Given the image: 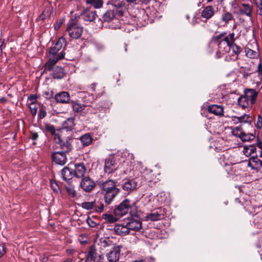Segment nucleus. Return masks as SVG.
<instances>
[{
    "mask_svg": "<svg viewBox=\"0 0 262 262\" xmlns=\"http://www.w3.org/2000/svg\"><path fill=\"white\" fill-rule=\"evenodd\" d=\"M63 46L64 47L66 46V40L65 38L62 36L58 39L53 47L50 48L49 59L45 64L46 70L50 71L58 60L64 58L65 53L63 50L58 53Z\"/></svg>",
    "mask_w": 262,
    "mask_h": 262,
    "instance_id": "f257e3e1",
    "label": "nucleus"
},
{
    "mask_svg": "<svg viewBox=\"0 0 262 262\" xmlns=\"http://www.w3.org/2000/svg\"><path fill=\"white\" fill-rule=\"evenodd\" d=\"M99 187L104 194V200L106 204H110L116 195L119 193V189L116 187V182L108 180L100 183Z\"/></svg>",
    "mask_w": 262,
    "mask_h": 262,
    "instance_id": "f03ea898",
    "label": "nucleus"
},
{
    "mask_svg": "<svg viewBox=\"0 0 262 262\" xmlns=\"http://www.w3.org/2000/svg\"><path fill=\"white\" fill-rule=\"evenodd\" d=\"M83 32V28L76 19H71L68 22L66 32L72 39H78Z\"/></svg>",
    "mask_w": 262,
    "mask_h": 262,
    "instance_id": "7ed1b4c3",
    "label": "nucleus"
},
{
    "mask_svg": "<svg viewBox=\"0 0 262 262\" xmlns=\"http://www.w3.org/2000/svg\"><path fill=\"white\" fill-rule=\"evenodd\" d=\"M135 204V203L132 202L128 199H126L114 209V214L116 216H124L128 213L129 209L133 207Z\"/></svg>",
    "mask_w": 262,
    "mask_h": 262,
    "instance_id": "20e7f679",
    "label": "nucleus"
},
{
    "mask_svg": "<svg viewBox=\"0 0 262 262\" xmlns=\"http://www.w3.org/2000/svg\"><path fill=\"white\" fill-rule=\"evenodd\" d=\"M119 167L118 160L116 157H110L105 160L104 171L108 174L115 172Z\"/></svg>",
    "mask_w": 262,
    "mask_h": 262,
    "instance_id": "39448f33",
    "label": "nucleus"
},
{
    "mask_svg": "<svg viewBox=\"0 0 262 262\" xmlns=\"http://www.w3.org/2000/svg\"><path fill=\"white\" fill-rule=\"evenodd\" d=\"M122 246L113 245L106 255V258L110 262H117L119 260Z\"/></svg>",
    "mask_w": 262,
    "mask_h": 262,
    "instance_id": "423d86ee",
    "label": "nucleus"
},
{
    "mask_svg": "<svg viewBox=\"0 0 262 262\" xmlns=\"http://www.w3.org/2000/svg\"><path fill=\"white\" fill-rule=\"evenodd\" d=\"M81 206L83 209L86 210H92L93 211L96 212H102L104 208V205L103 204L101 203L99 205H97L95 201L83 202L81 204Z\"/></svg>",
    "mask_w": 262,
    "mask_h": 262,
    "instance_id": "0eeeda50",
    "label": "nucleus"
},
{
    "mask_svg": "<svg viewBox=\"0 0 262 262\" xmlns=\"http://www.w3.org/2000/svg\"><path fill=\"white\" fill-rule=\"evenodd\" d=\"M95 186L94 181L89 177L83 178L80 184V187L85 192H91Z\"/></svg>",
    "mask_w": 262,
    "mask_h": 262,
    "instance_id": "6e6552de",
    "label": "nucleus"
},
{
    "mask_svg": "<svg viewBox=\"0 0 262 262\" xmlns=\"http://www.w3.org/2000/svg\"><path fill=\"white\" fill-rule=\"evenodd\" d=\"M164 211L161 208H158L154 209L150 213H148L146 216L147 220L151 221H156L163 218L164 216Z\"/></svg>",
    "mask_w": 262,
    "mask_h": 262,
    "instance_id": "1a4fd4ad",
    "label": "nucleus"
},
{
    "mask_svg": "<svg viewBox=\"0 0 262 262\" xmlns=\"http://www.w3.org/2000/svg\"><path fill=\"white\" fill-rule=\"evenodd\" d=\"M55 142L58 144L60 148L63 150V151L68 152L72 149V146L70 141H63L60 138L59 134H55L54 137Z\"/></svg>",
    "mask_w": 262,
    "mask_h": 262,
    "instance_id": "9d476101",
    "label": "nucleus"
},
{
    "mask_svg": "<svg viewBox=\"0 0 262 262\" xmlns=\"http://www.w3.org/2000/svg\"><path fill=\"white\" fill-rule=\"evenodd\" d=\"M240 14L245 15L248 17H251L253 10V6L251 3H241L238 7Z\"/></svg>",
    "mask_w": 262,
    "mask_h": 262,
    "instance_id": "9b49d317",
    "label": "nucleus"
},
{
    "mask_svg": "<svg viewBox=\"0 0 262 262\" xmlns=\"http://www.w3.org/2000/svg\"><path fill=\"white\" fill-rule=\"evenodd\" d=\"M53 161L57 164L63 165L67 162V158L64 151L55 152L52 156Z\"/></svg>",
    "mask_w": 262,
    "mask_h": 262,
    "instance_id": "f8f14e48",
    "label": "nucleus"
},
{
    "mask_svg": "<svg viewBox=\"0 0 262 262\" xmlns=\"http://www.w3.org/2000/svg\"><path fill=\"white\" fill-rule=\"evenodd\" d=\"M74 167L73 169L74 177L79 179L84 178V176L86 173V168L84 164L82 163L75 164Z\"/></svg>",
    "mask_w": 262,
    "mask_h": 262,
    "instance_id": "ddd939ff",
    "label": "nucleus"
},
{
    "mask_svg": "<svg viewBox=\"0 0 262 262\" xmlns=\"http://www.w3.org/2000/svg\"><path fill=\"white\" fill-rule=\"evenodd\" d=\"M248 166L253 169L258 170L262 167V161L256 156H252L248 161Z\"/></svg>",
    "mask_w": 262,
    "mask_h": 262,
    "instance_id": "4468645a",
    "label": "nucleus"
},
{
    "mask_svg": "<svg viewBox=\"0 0 262 262\" xmlns=\"http://www.w3.org/2000/svg\"><path fill=\"white\" fill-rule=\"evenodd\" d=\"M244 95L251 103L254 104L257 98L258 92L253 89H247L244 91Z\"/></svg>",
    "mask_w": 262,
    "mask_h": 262,
    "instance_id": "2eb2a0df",
    "label": "nucleus"
},
{
    "mask_svg": "<svg viewBox=\"0 0 262 262\" xmlns=\"http://www.w3.org/2000/svg\"><path fill=\"white\" fill-rule=\"evenodd\" d=\"M97 15L95 11H84L80 15V18L85 22H91L94 21L97 17Z\"/></svg>",
    "mask_w": 262,
    "mask_h": 262,
    "instance_id": "dca6fc26",
    "label": "nucleus"
},
{
    "mask_svg": "<svg viewBox=\"0 0 262 262\" xmlns=\"http://www.w3.org/2000/svg\"><path fill=\"white\" fill-rule=\"evenodd\" d=\"M128 231H139L142 227L141 222L138 220L132 219L126 223Z\"/></svg>",
    "mask_w": 262,
    "mask_h": 262,
    "instance_id": "f3484780",
    "label": "nucleus"
},
{
    "mask_svg": "<svg viewBox=\"0 0 262 262\" xmlns=\"http://www.w3.org/2000/svg\"><path fill=\"white\" fill-rule=\"evenodd\" d=\"M55 99L58 103H67L69 102L70 96L69 93L67 92H61L55 95Z\"/></svg>",
    "mask_w": 262,
    "mask_h": 262,
    "instance_id": "a211bd4d",
    "label": "nucleus"
},
{
    "mask_svg": "<svg viewBox=\"0 0 262 262\" xmlns=\"http://www.w3.org/2000/svg\"><path fill=\"white\" fill-rule=\"evenodd\" d=\"M208 111L220 117L224 115V108L221 105L215 104L210 105L208 107Z\"/></svg>",
    "mask_w": 262,
    "mask_h": 262,
    "instance_id": "6ab92c4d",
    "label": "nucleus"
},
{
    "mask_svg": "<svg viewBox=\"0 0 262 262\" xmlns=\"http://www.w3.org/2000/svg\"><path fill=\"white\" fill-rule=\"evenodd\" d=\"M137 186V182L133 179L126 181L122 184L123 189L127 192L134 190L136 188Z\"/></svg>",
    "mask_w": 262,
    "mask_h": 262,
    "instance_id": "aec40b11",
    "label": "nucleus"
},
{
    "mask_svg": "<svg viewBox=\"0 0 262 262\" xmlns=\"http://www.w3.org/2000/svg\"><path fill=\"white\" fill-rule=\"evenodd\" d=\"M114 231L115 233L120 236H124L129 233V231L126 224L123 225H116L114 227Z\"/></svg>",
    "mask_w": 262,
    "mask_h": 262,
    "instance_id": "412c9836",
    "label": "nucleus"
},
{
    "mask_svg": "<svg viewBox=\"0 0 262 262\" xmlns=\"http://www.w3.org/2000/svg\"><path fill=\"white\" fill-rule=\"evenodd\" d=\"M222 39L221 45H224L226 48H228L229 46L234 43V33H230L228 36L222 37Z\"/></svg>",
    "mask_w": 262,
    "mask_h": 262,
    "instance_id": "4be33fe9",
    "label": "nucleus"
},
{
    "mask_svg": "<svg viewBox=\"0 0 262 262\" xmlns=\"http://www.w3.org/2000/svg\"><path fill=\"white\" fill-rule=\"evenodd\" d=\"M85 256H86L85 262H93L95 261L97 257V253L94 246H91L89 248L88 252Z\"/></svg>",
    "mask_w": 262,
    "mask_h": 262,
    "instance_id": "5701e85b",
    "label": "nucleus"
},
{
    "mask_svg": "<svg viewBox=\"0 0 262 262\" xmlns=\"http://www.w3.org/2000/svg\"><path fill=\"white\" fill-rule=\"evenodd\" d=\"M61 175L64 181L70 180L74 177L73 169H70L69 167H64L61 170Z\"/></svg>",
    "mask_w": 262,
    "mask_h": 262,
    "instance_id": "b1692460",
    "label": "nucleus"
},
{
    "mask_svg": "<svg viewBox=\"0 0 262 262\" xmlns=\"http://www.w3.org/2000/svg\"><path fill=\"white\" fill-rule=\"evenodd\" d=\"M225 34V33H221L219 35L216 36L214 39V42L218 45L219 48L222 51V53H225L230 50V46H228V48H226L224 45H221V39H223L222 37H224Z\"/></svg>",
    "mask_w": 262,
    "mask_h": 262,
    "instance_id": "393cba45",
    "label": "nucleus"
},
{
    "mask_svg": "<svg viewBox=\"0 0 262 262\" xmlns=\"http://www.w3.org/2000/svg\"><path fill=\"white\" fill-rule=\"evenodd\" d=\"M256 150L255 146L254 145H250L244 147L243 152L246 156H251L252 157V156H256Z\"/></svg>",
    "mask_w": 262,
    "mask_h": 262,
    "instance_id": "a878e982",
    "label": "nucleus"
},
{
    "mask_svg": "<svg viewBox=\"0 0 262 262\" xmlns=\"http://www.w3.org/2000/svg\"><path fill=\"white\" fill-rule=\"evenodd\" d=\"M214 14V8L211 6H208L204 8L201 13V16L207 19L211 18Z\"/></svg>",
    "mask_w": 262,
    "mask_h": 262,
    "instance_id": "bb28decb",
    "label": "nucleus"
},
{
    "mask_svg": "<svg viewBox=\"0 0 262 262\" xmlns=\"http://www.w3.org/2000/svg\"><path fill=\"white\" fill-rule=\"evenodd\" d=\"M66 75L64 69L59 67H57L53 69V78L54 79H61Z\"/></svg>",
    "mask_w": 262,
    "mask_h": 262,
    "instance_id": "cd10ccee",
    "label": "nucleus"
},
{
    "mask_svg": "<svg viewBox=\"0 0 262 262\" xmlns=\"http://www.w3.org/2000/svg\"><path fill=\"white\" fill-rule=\"evenodd\" d=\"M238 104L243 108H248V107L252 106L253 104L249 102L245 95H242L238 99Z\"/></svg>",
    "mask_w": 262,
    "mask_h": 262,
    "instance_id": "c85d7f7f",
    "label": "nucleus"
},
{
    "mask_svg": "<svg viewBox=\"0 0 262 262\" xmlns=\"http://www.w3.org/2000/svg\"><path fill=\"white\" fill-rule=\"evenodd\" d=\"M75 125L74 119L73 118H68L62 123L63 128L67 131L72 130Z\"/></svg>",
    "mask_w": 262,
    "mask_h": 262,
    "instance_id": "c756f323",
    "label": "nucleus"
},
{
    "mask_svg": "<svg viewBox=\"0 0 262 262\" xmlns=\"http://www.w3.org/2000/svg\"><path fill=\"white\" fill-rule=\"evenodd\" d=\"M81 143L84 146H87L91 144L93 138L89 134H85L82 136L80 138Z\"/></svg>",
    "mask_w": 262,
    "mask_h": 262,
    "instance_id": "7c9ffc66",
    "label": "nucleus"
},
{
    "mask_svg": "<svg viewBox=\"0 0 262 262\" xmlns=\"http://www.w3.org/2000/svg\"><path fill=\"white\" fill-rule=\"evenodd\" d=\"M115 17V14L113 11H107L102 16V19L105 22H110Z\"/></svg>",
    "mask_w": 262,
    "mask_h": 262,
    "instance_id": "2f4dec72",
    "label": "nucleus"
},
{
    "mask_svg": "<svg viewBox=\"0 0 262 262\" xmlns=\"http://www.w3.org/2000/svg\"><path fill=\"white\" fill-rule=\"evenodd\" d=\"M231 49L233 53H234V55L232 58L233 60H235L237 58L238 55L242 51V48L236 45L235 43L231 44L230 45V49Z\"/></svg>",
    "mask_w": 262,
    "mask_h": 262,
    "instance_id": "473e14b6",
    "label": "nucleus"
},
{
    "mask_svg": "<svg viewBox=\"0 0 262 262\" xmlns=\"http://www.w3.org/2000/svg\"><path fill=\"white\" fill-rule=\"evenodd\" d=\"M71 104L73 111L77 113L81 112L85 108V105L84 104H82L74 101H72Z\"/></svg>",
    "mask_w": 262,
    "mask_h": 262,
    "instance_id": "72a5a7b5",
    "label": "nucleus"
},
{
    "mask_svg": "<svg viewBox=\"0 0 262 262\" xmlns=\"http://www.w3.org/2000/svg\"><path fill=\"white\" fill-rule=\"evenodd\" d=\"M245 52L246 55L249 58H255L258 56V53L257 52L253 51L248 48H246Z\"/></svg>",
    "mask_w": 262,
    "mask_h": 262,
    "instance_id": "f704fd0d",
    "label": "nucleus"
},
{
    "mask_svg": "<svg viewBox=\"0 0 262 262\" xmlns=\"http://www.w3.org/2000/svg\"><path fill=\"white\" fill-rule=\"evenodd\" d=\"M239 120L240 121V123H250L252 118L250 115L244 114L242 116H239Z\"/></svg>",
    "mask_w": 262,
    "mask_h": 262,
    "instance_id": "c9c22d12",
    "label": "nucleus"
},
{
    "mask_svg": "<svg viewBox=\"0 0 262 262\" xmlns=\"http://www.w3.org/2000/svg\"><path fill=\"white\" fill-rule=\"evenodd\" d=\"M88 4H91L95 8H99L103 5L102 0H86Z\"/></svg>",
    "mask_w": 262,
    "mask_h": 262,
    "instance_id": "e433bc0d",
    "label": "nucleus"
},
{
    "mask_svg": "<svg viewBox=\"0 0 262 262\" xmlns=\"http://www.w3.org/2000/svg\"><path fill=\"white\" fill-rule=\"evenodd\" d=\"M103 217L110 223H115L118 220L117 217L111 214H104L103 215Z\"/></svg>",
    "mask_w": 262,
    "mask_h": 262,
    "instance_id": "4c0bfd02",
    "label": "nucleus"
},
{
    "mask_svg": "<svg viewBox=\"0 0 262 262\" xmlns=\"http://www.w3.org/2000/svg\"><path fill=\"white\" fill-rule=\"evenodd\" d=\"M242 129L240 126H237L232 129V133L233 136L240 138L243 134Z\"/></svg>",
    "mask_w": 262,
    "mask_h": 262,
    "instance_id": "58836bf2",
    "label": "nucleus"
},
{
    "mask_svg": "<svg viewBox=\"0 0 262 262\" xmlns=\"http://www.w3.org/2000/svg\"><path fill=\"white\" fill-rule=\"evenodd\" d=\"M222 19L226 24H227L229 21L233 19L232 14L228 12H225L222 16Z\"/></svg>",
    "mask_w": 262,
    "mask_h": 262,
    "instance_id": "ea45409f",
    "label": "nucleus"
},
{
    "mask_svg": "<svg viewBox=\"0 0 262 262\" xmlns=\"http://www.w3.org/2000/svg\"><path fill=\"white\" fill-rule=\"evenodd\" d=\"M29 107L32 115L33 116H35L37 110V107L36 106V103H30L29 105Z\"/></svg>",
    "mask_w": 262,
    "mask_h": 262,
    "instance_id": "a19ab883",
    "label": "nucleus"
},
{
    "mask_svg": "<svg viewBox=\"0 0 262 262\" xmlns=\"http://www.w3.org/2000/svg\"><path fill=\"white\" fill-rule=\"evenodd\" d=\"M112 245V242L108 238H105L101 240V246L103 248H106L111 246Z\"/></svg>",
    "mask_w": 262,
    "mask_h": 262,
    "instance_id": "79ce46f5",
    "label": "nucleus"
},
{
    "mask_svg": "<svg viewBox=\"0 0 262 262\" xmlns=\"http://www.w3.org/2000/svg\"><path fill=\"white\" fill-rule=\"evenodd\" d=\"M66 189L68 194L72 197L74 198L76 196V192L73 187H67Z\"/></svg>",
    "mask_w": 262,
    "mask_h": 262,
    "instance_id": "37998d69",
    "label": "nucleus"
},
{
    "mask_svg": "<svg viewBox=\"0 0 262 262\" xmlns=\"http://www.w3.org/2000/svg\"><path fill=\"white\" fill-rule=\"evenodd\" d=\"M256 126L257 128L260 129L262 128V117L260 115L257 116Z\"/></svg>",
    "mask_w": 262,
    "mask_h": 262,
    "instance_id": "c03bdc74",
    "label": "nucleus"
},
{
    "mask_svg": "<svg viewBox=\"0 0 262 262\" xmlns=\"http://www.w3.org/2000/svg\"><path fill=\"white\" fill-rule=\"evenodd\" d=\"M49 14H50V12H49V10L46 9L42 12L41 14L40 15V18L41 19L43 20V19H45V18L46 17L49 16Z\"/></svg>",
    "mask_w": 262,
    "mask_h": 262,
    "instance_id": "a18cd8bd",
    "label": "nucleus"
},
{
    "mask_svg": "<svg viewBox=\"0 0 262 262\" xmlns=\"http://www.w3.org/2000/svg\"><path fill=\"white\" fill-rule=\"evenodd\" d=\"M46 114H47L46 111L43 108H41L39 110V113L38 115V118H39L40 119H42L46 116Z\"/></svg>",
    "mask_w": 262,
    "mask_h": 262,
    "instance_id": "49530a36",
    "label": "nucleus"
},
{
    "mask_svg": "<svg viewBox=\"0 0 262 262\" xmlns=\"http://www.w3.org/2000/svg\"><path fill=\"white\" fill-rule=\"evenodd\" d=\"M46 128L48 131L51 132L52 134H54V135L56 134L55 128L53 125H48L46 126Z\"/></svg>",
    "mask_w": 262,
    "mask_h": 262,
    "instance_id": "de8ad7c7",
    "label": "nucleus"
},
{
    "mask_svg": "<svg viewBox=\"0 0 262 262\" xmlns=\"http://www.w3.org/2000/svg\"><path fill=\"white\" fill-rule=\"evenodd\" d=\"M86 222L88 225L91 227H95L97 225V224L90 218H88Z\"/></svg>",
    "mask_w": 262,
    "mask_h": 262,
    "instance_id": "09e8293b",
    "label": "nucleus"
},
{
    "mask_svg": "<svg viewBox=\"0 0 262 262\" xmlns=\"http://www.w3.org/2000/svg\"><path fill=\"white\" fill-rule=\"evenodd\" d=\"M37 99V96L36 95H31L28 97V99L30 101L31 103H36Z\"/></svg>",
    "mask_w": 262,
    "mask_h": 262,
    "instance_id": "8fccbe9b",
    "label": "nucleus"
},
{
    "mask_svg": "<svg viewBox=\"0 0 262 262\" xmlns=\"http://www.w3.org/2000/svg\"><path fill=\"white\" fill-rule=\"evenodd\" d=\"M6 252V250L4 245L3 244H0V257H2Z\"/></svg>",
    "mask_w": 262,
    "mask_h": 262,
    "instance_id": "3c124183",
    "label": "nucleus"
},
{
    "mask_svg": "<svg viewBox=\"0 0 262 262\" xmlns=\"http://www.w3.org/2000/svg\"><path fill=\"white\" fill-rule=\"evenodd\" d=\"M257 72L259 76H262V64L259 62L257 66Z\"/></svg>",
    "mask_w": 262,
    "mask_h": 262,
    "instance_id": "603ef678",
    "label": "nucleus"
},
{
    "mask_svg": "<svg viewBox=\"0 0 262 262\" xmlns=\"http://www.w3.org/2000/svg\"><path fill=\"white\" fill-rule=\"evenodd\" d=\"M232 121L235 124L240 123V121L239 120V118L237 116H233L231 117Z\"/></svg>",
    "mask_w": 262,
    "mask_h": 262,
    "instance_id": "864d4df0",
    "label": "nucleus"
},
{
    "mask_svg": "<svg viewBox=\"0 0 262 262\" xmlns=\"http://www.w3.org/2000/svg\"><path fill=\"white\" fill-rule=\"evenodd\" d=\"M240 138L242 140V141H248L250 139V137L243 133Z\"/></svg>",
    "mask_w": 262,
    "mask_h": 262,
    "instance_id": "5fc2aeb1",
    "label": "nucleus"
},
{
    "mask_svg": "<svg viewBox=\"0 0 262 262\" xmlns=\"http://www.w3.org/2000/svg\"><path fill=\"white\" fill-rule=\"evenodd\" d=\"M38 134L36 133H31V138L32 140L35 141L38 138Z\"/></svg>",
    "mask_w": 262,
    "mask_h": 262,
    "instance_id": "6e6d98bb",
    "label": "nucleus"
},
{
    "mask_svg": "<svg viewBox=\"0 0 262 262\" xmlns=\"http://www.w3.org/2000/svg\"><path fill=\"white\" fill-rule=\"evenodd\" d=\"M222 53L223 52H222V51L220 50V49H219V50L218 51H217L216 53V57L217 58L221 57L225 54V53Z\"/></svg>",
    "mask_w": 262,
    "mask_h": 262,
    "instance_id": "4d7b16f0",
    "label": "nucleus"
},
{
    "mask_svg": "<svg viewBox=\"0 0 262 262\" xmlns=\"http://www.w3.org/2000/svg\"><path fill=\"white\" fill-rule=\"evenodd\" d=\"M66 252L68 254L71 255L73 254L75 252V250L74 249H67L66 250Z\"/></svg>",
    "mask_w": 262,
    "mask_h": 262,
    "instance_id": "13d9d810",
    "label": "nucleus"
},
{
    "mask_svg": "<svg viewBox=\"0 0 262 262\" xmlns=\"http://www.w3.org/2000/svg\"><path fill=\"white\" fill-rule=\"evenodd\" d=\"M257 146L261 150H262V141L258 140L257 142Z\"/></svg>",
    "mask_w": 262,
    "mask_h": 262,
    "instance_id": "bf43d9fd",
    "label": "nucleus"
},
{
    "mask_svg": "<svg viewBox=\"0 0 262 262\" xmlns=\"http://www.w3.org/2000/svg\"><path fill=\"white\" fill-rule=\"evenodd\" d=\"M42 262H47L48 260V257H47L45 255H43L40 258Z\"/></svg>",
    "mask_w": 262,
    "mask_h": 262,
    "instance_id": "052dcab7",
    "label": "nucleus"
},
{
    "mask_svg": "<svg viewBox=\"0 0 262 262\" xmlns=\"http://www.w3.org/2000/svg\"><path fill=\"white\" fill-rule=\"evenodd\" d=\"M127 154L128 155V156L129 157V159H132L133 158V156L132 154H129V153H128L127 152H123V155L124 156H126V155Z\"/></svg>",
    "mask_w": 262,
    "mask_h": 262,
    "instance_id": "680f3d73",
    "label": "nucleus"
},
{
    "mask_svg": "<svg viewBox=\"0 0 262 262\" xmlns=\"http://www.w3.org/2000/svg\"><path fill=\"white\" fill-rule=\"evenodd\" d=\"M259 9L257 11V14L259 15H262V7H258Z\"/></svg>",
    "mask_w": 262,
    "mask_h": 262,
    "instance_id": "e2e57ef3",
    "label": "nucleus"
},
{
    "mask_svg": "<svg viewBox=\"0 0 262 262\" xmlns=\"http://www.w3.org/2000/svg\"><path fill=\"white\" fill-rule=\"evenodd\" d=\"M151 0H139V2H141L142 3L147 4L151 2Z\"/></svg>",
    "mask_w": 262,
    "mask_h": 262,
    "instance_id": "0e129e2a",
    "label": "nucleus"
},
{
    "mask_svg": "<svg viewBox=\"0 0 262 262\" xmlns=\"http://www.w3.org/2000/svg\"><path fill=\"white\" fill-rule=\"evenodd\" d=\"M259 2H257L258 7H262V0H259Z\"/></svg>",
    "mask_w": 262,
    "mask_h": 262,
    "instance_id": "69168bd1",
    "label": "nucleus"
},
{
    "mask_svg": "<svg viewBox=\"0 0 262 262\" xmlns=\"http://www.w3.org/2000/svg\"><path fill=\"white\" fill-rule=\"evenodd\" d=\"M60 26H61V24H59L58 25H56L55 26V29L57 30L59 29V28L60 27Z\"/></svg>",
    "mask_w": 262,
    "mask_h": 262,
    "instance_id": "338daca9",
    "label": "nucleus"
},
{
    "mask_svg": "<svg viewBox=\"0 0 262 262\" xmlns=\"http://www.w3.org/2000/svg\"><path fill=\"white\" fill-rule=\"evenodd\" d=\"M138 0H126L128 3H136V2Z\"/></svg>",
    "mask_w": 262,
    "mask_h": 262,
    "instance_id": "774afa93",
    "label": "nucleus"
}]
</instances>
